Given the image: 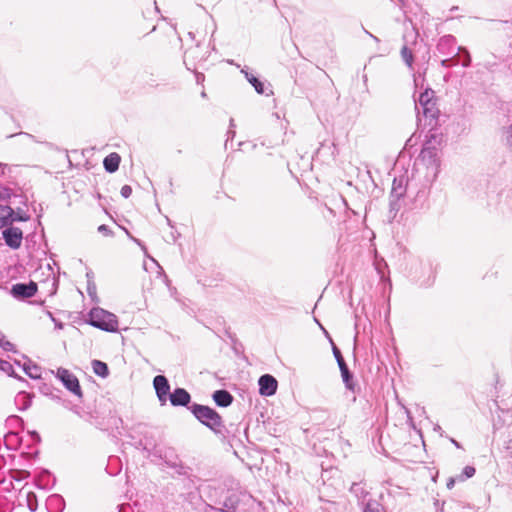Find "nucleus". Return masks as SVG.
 Listing matches in <instances>:
<instances>
[{
    "label": "nucleus",
    "instance_id": "f257e3e1",
    "mask_svg": "<svg viewBox=\"0 0 512 512\" xmlns=\"http://www.w3.org/2000/svg\"><path fill=\"white\" fill-rule=\"evenodd\" d=\"M418 111V119L421 121L420 114L428 120V125L432 130L438 122L440 110L436 104L435 92L432 89H426L421 92L415 105Z\"/></svg>",
    "mask_w": 512,
    "mask_h": 512
},
{
    "label": "nucleus",
    "instance_id": "f03ea898",
    "mask_svg": "<svg viewBox=\"0 0 512 512\" xmlns=\"http://www.w3.org/2000/svg\"><path fill=\"white\" fill-rule=\"evenodd\" d=\"M189 410L195 418L214 432H219L223 427L220 414L209 406L193 403Z\"/></svg>",
    "mask_w": 512,
    "mask_h": 512
},
{
    "label": "nucleus",
    "instance_id": "7ed1b4c3",
    "mask_svg": "<svg viewBox=\"0 0 512 512\" xmlns=\"http://www.w3.org/2000/svg\"><path fill=\"white\" fill-rule=\"evenodd\" d=\"M88 316V323L91 326L106 332L118 331V319L115 314L102 308H93Z\"/></svg>",
    "mask_w": 512,
    "mask_h": 512
},
{
    "label": "nucleus",
    "instance_id": "20e7f679",
    "mask_svg": "<svg viewBox=\"0 0 512 512\" xmlns=\"http://www.w3.org/2000/svg\"><path fill=\"white\" fill-rule=\"evenodd\" d=\"M61 383L77 397H82V390L78 378L65 368H59L56 374Z\"/></svg>",
    "mask_w": 512,
    "mask_h": 512
},
{
    "label": "nucleus",
    "instance_id": "39448f33",
    "mask_svg": "<svg viewBox=\"0 0 512 512\" xmlns=\"http://www.w3.org/2000/svg\"><path fill=\"white\" fill-rule=\"evenodd\" d=\"M38 286L34 281L28 283H16L12 285L10 294L18 300H25L33 297L37 292Z\"/></svg>",
    "mask_w": 512,
    "mask_h": 512
},
{
    "label": "nucleus",
    "instance_id": "423d86ee",
    "mask_svg": "<svg viewBox=\"0 0 512 512\" xmlns=\"http://www.w3.org/2000/svg\"><path fill=\"white\" fill-rule=\"evenodd\" d=\"M406 186L407 181L406 179L401 176L399 178H394L393 184H392V190L390 194V209L391 210H398L399 204L398 201L401 197L404 196L406 192Z\"/></svg>",
    "mask_w": 512,
    "mask_h": 512
},
{
    "label": "nucleus",
    "instance_id": "0eeeda50",
    "mask_svg": "<svg viewBox=\"0 0 512 512\" xmlns=\"http://www.w3.org/2000/svg\"><path fill=\"white\" fill-rule=\"evenodd\" d=\"M153 386L159 402L164 405L171 394L168 379L164 375H157L153 379Z\"/></svg>",
    "mask_w": 512,
    "mask_h": 512
},
{
    "label": "nucleus",
    "instance_id": "6e6552de",
    "mask_svg": "<svg viewBox=\"0 0 512 512\" xmlns=\"http://www.w3.org/2000/svg\"><path fill=\"white\" fill-rule=\"evenodd\" d=\"M3 238L7 246L12 249L20 248L23 239V232L20 228L10 226L3 230Z\"/></svg>",
    "mask_w": 512,
    "mask_h": 512
},
{
    "label": "nucleus",
    "instance_id": "1a4fd4ad",
    "mask_svg": "<svg viewBox=\"0 0 512 512\" xmlns=\"http://www.w3.org/2000/svg\"><path fill=\"white\" fill-rule=\"evenodd\" d=\"M259 393L262 396H272L276 393L278 382L276 378L270 374H264L258 379Z\"/></svg>",
    "mask_w": 512,
    "mask_h": 512
},
{
    "label": "nucleus",
    "instance_id": "9d476101",
    "mask_svg": "<svg viewBox=\"0 0 512 512\" xmlns=\"http://www.w3.org/2000/svg\"><path fill=\"white\" fill-rule=\"evenodd\" d=\"M462 47H456V39L452 35H445L440 38L437 44V50L442 55L459 54Z\"/></svg>",
    "mask_w": 512,
    "mask_h": 512
},
{
    "label": "nucleus",
    "instance_id": "9b49d317",
    "mask_svg": "<svg viewBox=\"0 0 512 512\" xmlns=\"http://www.w3.org/2000/svg\"><path fill=\"white\" fill-rule=\"evenodd\" d=\"M168 399L172 406H182V407H190L188 406L191 401V395L184 388H176L169 395Z\"/></svg>",
    "mask_w": 512,
    "mask_h": 512
},
{
    "label": "nucleus",
    "instance_id": "f8f14e48",
    "mask_svg": "<svg viewBox=\"0 0 512 512\" xmlns=\"http://www.w3.org/2000/svg\"><path fill=\"white\" fill-rule=\"evenodd\" d=\"M437 154V148L431 144V141H428L423 146L419 157L427 165H436L438 162Z\"/></svg>",
    "mask_w": 512,
    "mask_h": 512
},
{
    "label": "nucleus",
    "instance_id": "ddd939ff",
    "mask_svg": "<svg viewBox=\"0 0 512 512\" xmlns=\"http://www.w3.org/2000/svg\"><path fill=\"white\" fill-rule=\"evenodd\" d=\"M215 403L220 407H228L233 402V396L230 392L224 389L216 390L212 395Z\"/></svg>",
    "mask_w": 512,
    "mask_h": 512
},
{
    "label": "nucleus",
    "instance_id": "4468645a",
    "mask_svg": "<svg viewBox=\"0 0 512 512\" xmlns=\"http://www.w3.org/2000/svg\"><path fill=\"white\" fill-rule=\"evenodd\" d=\"M120 162V155L116 152H113L104 158L103 166L108 173H114L118 170Z\"/></svg>",
    "mask_w": 512,
    "mask_h": 512
},
{
    "label": "nucleus",
    "instance_id": "2eb2a0df",
    "mask_svg": "<svg viewBox=\"0 0 512 512\" xmlns=\"http://www.w3.org/2000/svg\"><path fill=\"white\" fill-rule=\"evenodd\" d=\"M14 210L10 206L0 205V228L13 223Z\"/></svg>",
    "mask_w": 512,
    "mask_h": 512
},
{
    "label": "nucleus",
    "instance_id": "dca6fc26",
    "mask_svg": "<svg viewBox=\"0 0 512 512\" xmlns=\"http://www.w3.org/2000/svg\"><path fill=\"white\" fill-rule=\"evenodd\" d=\"M241 72L245 75L247 81L254 87L255 91L258 94L265 93L264 84L257 77H255L253 74L249 73L247 70L244 69Z\"/></svg>",
    "mask_w": 512,
    "mask_h": 512
},
{
    "label": "nucleus",
    "instance_id": "f3484780",
    "mask_svg": "<svg viewBox=\"0 0 512 512\" xmlns=\"http://www.w3.org/2000/svg\"><path fill=\"white\" fill-rule=\"evenodd\" d=\"M20 410H27L32 404V396L27 392H19L15 398Z\"/></svg>",
    "mask_w": 512,
    "mask_h": 512
},
{
    "label": "nucleus",
    "instance_id": "a211bd4d",
    "mask_svg": "<svg viewBox=\"0 0 512 512\" xmlns=\"http://www.w3.org/2000/svg\"><path fill=\"white\" fill-rule=\"evenodd\" d=\"M91 365H92L93 372L97 376H99L101 378L108 377V375H109V368H108V365L105 362L100 361V360H93L91 362Z\"/></svg>",
    "mask_w": 512,
    "mask_h": 512
},
{
    "label": "nucleus",
    "instance_id": "6ab92c4d",
    "mask_svg": "<svg viewBox=\"0 0 512 512\" xmlns=\"http://www.w3.org/2000/svg\"><path fill=\"white\" fill-rule=\"evenodd\" d=\"M342 380L345 384V387L353 391L355 390V383L353 381V373L349 370L348 366L340 369Z\"/></svg>",
    "mask_w": 512,
    "mask_h": 512
},
{
    "label": "nucleus",
    "instance_id": "aec40b11",
    "mask_svg": "<svg viewBox=\"0 0 512 512\" xmlns=\"http://www.w3.org/2000/svg\"><path fill=\"white\" fill-rule=\"evenodd\" d=\"M350 492L355 495L358 500H365L369 492L361 485V483H353Z\"/></svg>",
    "mask_w": 512,
    "mask_h": 512
},
{
    "label": "nucleus",
    "instance_id": "412c9836",
    "mask_svg": "<svg viewBox=\"0 0 512 512\" xmlns=\"http://www.w3.org/2000/svg\"><path fill=\"white\" fill-rule=\"evenodd\" d=\"M237 500L233 497H228L225 499L221 507H217V509H221L227 512H236Z\"/></svg>",
    "mask_w": 512,
    "mask_h": 512
},
{
    "label": "nucleus",
    "instance_id": "4be33fe9",
    "mask_svg": "<svg viewBox=\"0 0 512 512\" xmlns=\"http://www.w3.org/2000/svg\"><path fill=\"white\" fill-rule=\"evenodd\" d=\"M330 342L332 344V351H333V355L337 361V364L339 366V369H342V368H345L347 367V364L341 354V351L339 350V348L333 343L332 339L330 338Z\"/></svg>",
    "mask_w": 512,
    "mask_h": 512
},
{
    "label": "nucleus",
    "instance_id": "5701e85b",
    "mask_svg": "<svg viewBox=\"0 0 512 512\" xmlns=\"http://www.w3.org/2000/svg\"><path fill=\"white\" fill-rule=\"evenodd\" d=\"M24 372L32 379H38L41 377L40 368L37 365H23Z\"/></svg>",
    "mask_w": 512,
    "mask_h": 512
},
{
    "label": "nucleus",
    "instance_id": "b1692460",
    "mask_svg": "<svg viewBox=\"0 0 512 512\" xmlns=\"http://www.w3.org/2000/svg\"><path fill=\"white\" fill-rule=\"evenodd\" d=\"M363 512H384L381 505L375 500H369L366 502L363 508Z\"/></svg>",
    "mask_w": 512,
    "mask_h": 512
},
{
    "label": "nucleus",
    "instance_id": "393cba45",
    "mask_svg": "<svg viewBox=\"0 0 512 512\" xmlns=\"http://www.w3.org/2000/svg\"><path fill=\"white\" fill-rule=\"evenodd\" d=\"M0 370L2 372L6 373L8 376H12V377L15 376L12 364L6 360L1 359Z\"/></svg>",
    "mask_w": 512,
    "mask_h": 512
},
{
    "label": "nucleus",
    "instance_id": "a878e982",
    "mask_svg": "<svg viewBox=\"0 0 512 512\" xmlns=\"http://www.w3.org/2000/svg\"><path fill=\"white\" fill-rule=\"evenodd\" d=\"M401 56L404 62L411 67L413 63V54L411 50L408 49V47L404 46L401 50Z\"/></svg>",
    "mask_w": 512,
    "mask_h": 512
},
{
    "label": "nucleus",
    "instance_id": "bb28decb",
    "mask_svg": "<svg viewBox=\"0 0 512 512\" xmlns=\"http://www.w3.org/2000/svg\"><path fill=\"white\" fill-rule=\"evenodd\" d=\"M458 63H459L458 54L455 53L450 58L443 59L441 61V66L445 67V68H450V67H452L454 65H457Z\"/></svg>",
    "mask_w": 512,
    "mask_h": 512
},
{
    "label": "nucleus",
    "instance_id": "cd10ccee",
    "mask_svg": "<svg viewBox=\"0 0 512 512\" xmlns=\"http://www.w3.org/2000/svg\"><path fill=\"white\" fill-rule=\"evenodd\" d=\"M505 143L512 150V124L504 127Z\"/></svg>",
    "mask_w": 512,
    "mask_h": 512
},
{
    "label": "nucleus",
    "instance_id": "c85d7f7f",
    "mask_svg": "<svg viewBox=\"0 0 512 512\" xmlns=\"http://www.w3.org/2000/svg\"><path fill=\"white\" fill-rule=\"evenodd\" d=\"M0 347L5 351H14V344L5 339V336L0 332Z\"/></svg>",
    "mask_w": 512,
    "mask_h": 512
},
{
    "label": "nucleus",
    "instance_id": "c756f323",
    "mask_svg": "<svg viewBox=\"0 0 512 512\" xmlns=\"http://www.w3.org/2000/svg\"><path fill=\"white\" fill-rule=\"evenodd\" d=\"M475 472L476 470L473 466H465L460 476V479L463 481L465 479L471 478L472 476H474Z\"/></svg>",
    "mask_w": 512,
    "mask_h": 512
},
{
    "label": "nucleus",
    "instance_id": "7c9ffc66",
    "mask_svg": "<svg viewBox=\"0 0 512 512\" xmlns=\"http://www.w3.org/2000/svg\"><path fill=\"white\" fill-rule=\"evenodd\" d=\"M167 221H168V224L170 225V227L172 228V231H171V233L169 235V238L167 239V242L171 241V242L174 243L180 237V233L177 232L176 230H174V226L171 224L170 219H167Z\"/></svg>",
    "mask_w": 512,
    "mask_h": 512
},
{
    "label": "nucleus",
    "instance_id": "2f4dec72",
    "mask_svg": "<svg viewBox=\"0 0 512 512\" xmlns=\"http://www.w3.org/2000/svg\"><path fill=\"white\" fill-rule=\"evenodd\" d=\"M121 196L124 198H129L132 194V188L129 185L122 186L120 190Z\"/></svg>",
    "mask_w": 512,
    "mask_h": 512
},
{
    "label": "nucleus",
    "instance_id": "473e14b6",
    "mask_svg": "<svg viewBox=\"0 0 512 512\" xmlns=\"http://www.w3.org/2000/svg\"><path fill=\"white\" fill-rule=\"evenodd\" d=\"M29 220V216L27 214H21V213H15L13 216V222L19 221V222H25Z\"/></svg>",
    "mask_w": 512,
    "mask_h": 512
},
{
    "label": "nucleus",
    "instance_id": "72a5a7b5",
    "mask_svg": "<svg viewBox=\"0 0 512 512\" xmlns=\"http://www.w3.org/2000/svg\"><path fill=\"white\" fill-rule=\"evenodd\" d=\"M460 51H463L465 53V57H464V60L462 62V66L463 67L470 66V64H471V57H470L469 52L465 48H463V47H462V49Z\"/></svg>",
    "mask_w": 512,
    "mask_h": 512
},
{
    "label": "nucleus",
    "instance_id": "f704fd0d",
    "mask_svg": "<svg viewBox=\"0 0 512 512\" xmlns=\"http://www.w3.org/2000/svg\"><path fill=\"white\" fill-rule=\"evenodd\" d=\"M98 231H99V232H101V233H104V234H106V235L111 234V231H110V229L108 228V226H106V225H104V224H103V225H100V226L98 227Z\"/></svg>",
    "mask_w": 512,
    "mask_h": 512
},
{
    "label": "nucleus",
    "instance_id": "c9c22d12",
    "mask_svg": "<svg viewBox=\"0 0 512 512\" xmlns=\"http://www.w3.org/2000/svg\"><path fill=\"white\" fill-rule=\"evenodd\" d=\"M126 233H127V235L129 236V238H130V239H132V240H133L135 243H137V244H138V245H139L143 250H145V246L142 244V242H141L139 239H137V238L133 237L132 235H130V233H129L128 231H126Z\"/></svg>",
    "mask_w": 512,
    "mask_h": 512
},
{
    "label": "nucleus",
    "instance_id": "e433bc0d",
    "mask_svg": "<svg viewBox=\"0 0 512 512\" xmlns=\"http://www.w3.org/2000/svg\"><path fill=\"white\" fill-rule=\"evenodd\" d=\"M17 438V434L14 433V432H10L8 433L6 436H5V441L8 442V441H13L14 439Z\"/></svg>",
    "mask_w": 512,
    "mask_h": 512
},
{
    "label": "nucleus",
    "instance_id": "4c0bfd02",
    "mask_svg": "<svg viewBox=\"0 0 512 512\" xmlns=\"http://www.w3.org/2000/svg\"><path fill=\"white\" fill-rule=\"evenodd\" d=\"M205 79L204 74L197 72L196 73V81L198 84H202Z\"/></svg>",
    "mask_w": 512,
    "mask_h": 512
},
{
    "label": "nucleus",
    "instance_id": "58836bf2",
    "mask_svg": "<svg viewBox=\"0 0 512 512\" xmlns=\"http://www.w3.org/2000/svg\"><path fill=\"white\" fill-rule=\"evenodd\" d=\"M49 316L52 319V321L55 322V326H56L57 329H62L63 328V323L56 321V319L53 317V315L50 312H49Z\"/></svg>",
    "mask_w": 512,
    "mask_h": 512
},
{
    "label": "nucleus",
    "instance_id": "ea45409f",
    "mask_svg": "<svg viewBox=\"0 0 512 512\" xmlns=\"http://www.w3.org/2000/svg\"><path fill=\"white\" fill-rule=\"evenodd\" d=\"M30 435H31V437L33 438L34 441L40 442V435L36 431H32L30 433Z\"/></svg>",
    "mask_w": 512,
    "mask_h": 512
},
{
    "label": "nucleus",
    "instance_id": "a19ab883",
    "mask_svg": "<svg viewBox=\"0 0 512 512\" xmlns=\"http://www.w3.org/2000/svg\"><path fill=\"white\" fill-rule=\"evenodd\" d=\"M228 139H233L235 137V131L233 129H229L227 132Z\"/></svg>",
    "mask_w": 512,
    "mask_h": 512
},
{
    "label": "nucleus",
    "instance_id": "79ce46f5",
    "mask_svg": "<svg viewBox=\"0 0 512 512\" xmlns=\"http://www.w3.org/2000/svg\"><path fill=\"white\" fill-rule=\"evenodd\" d=\"M455 484V479L454 478H450L447 482V488L451 489Z\"/></svg>",
    "mask_w": 512,
    "mask_h": 512
},
{
    "label": "nucleus",
    "instance_id": "37998d69",
    "mask_svg": "<svg viewBox=\"0 0 512 512\" xmlns=\"http://www.w3.org/2000/svg\"><path fill=\"white\" fill-rule=\"evenodd\" d=\"M507 450L509 451L511 457H512V439H510L507 443Z\"/></svg>",
    "mask_w": 512,
    "mask_h": 512
},
{
    "label": "nucleus",
    "instance_id": "c03bdc74",
    "mask_svg": "<svg viewBox=\"0 0 512 512\" xmlns=\"http://www.w3.org/2000/svg\"><path fill=\"white\" fill-rule=\"evenodd\" d=\"M143 447L145 450L150 451L154 447V445L151 443H145Z\"/></svg>",
    "mask_w": 512,
    "mask_h": 512
},
{
    "label": "nucleus",
    "instance_id": "a18cd8bd",
    "mask_svg": "<svg viewBox=\"0 0 512 512\" xmlns=\"http://www.w3.org/2000/svg\"><path fill=\"white\" fill-rule=\"evenodd\" d=\"M92 291L95 292V286L91 287L90 285L88 286V293L90 295H92Z\"/></svg>",
    "mask_w": 512,
    "mask_h": 512
},
{
    "label": "nucleus",
    "instance_id": "49530a36",
    "mask_svg": "<svg viewBox=\"0 0 512 512\" xmlns=\"http://www.w3.org/2000/svg\"><path fill=\"white\" fill-rule=\"evenodd\" d=\"M315 321L320 325L321 329L324 331V333L328 336V332L327 330H325V328L318 322L317 319H315Z\"/></svg>",
    "mask_w": 512,
    "mask_h": 512
},
{
    "label": "nucleus",
    "instance_id": "de8ad7c7",
    "mask_svg": "<svg viewBox=\"0 0 512 512\" xmlns=\"http://www.w3.org/2000/svg\"><path fill=\"white\" fill-rule=\"evenodd\" d=\"M325 208L331 215H334V211L331 208H329L328 206H325Z\"/></svg>",
    "mask_w": 512,
    "mask_h": 512
},
{
    "label": "nucleus",
    "instance_id": "09e8293b",
    "mask_svg": "<svg viewBox=\"0 0 512 512\" xmlns=\"http://www.w3.org/2000/svg\"><path fill=\"white\" fill-rule=\"evenodd\" d=\"M452 443H453L456 447H458V448L460 447L459 443H458L456 440L452 439Z\"/></svg>",
    "mask_w": 512,
    "mask_h": 512
},
{
    "label": "nucleus",
    "instance_id": "8fccbe9b",
    "mask_svg": "<svg viewBox=\"0 0 512 512\" xmlns=\"http://www.w3.org/2000/svg\"><path fill=\"white\" fill-rule=\"evenodd\" d=\"M232 127H234V120L233 119L230 120V129H232Z\"/></svg>",
    "mask_w": 512,
    "mask_h": 512
},
{
    "label": "nucleus",
    "instance_id": "3c124183",
    "mask_svg": "<svg viewBox=\"0 0 512 512\" xmlns=\"http://www.w3.org/2000/svg\"><path fill=\"white\" fill-rule=\"evenodd\" d=\"M10 419H11V420H14V421H19V418H18V417H16V416L11 417Z\"/></svg>",
    "mask_w": 512,
    "mask_h": 512
},
{
    "label": "nucleus",
    "instance_id": "603ef678",
    "mask_svg": "<svg viewBox=\"0 0 512 512\" xmlns=\"http://www.w3.org/2000/svg\"><path fill=\"white\" fill-rule=\"evenodd\" d=\"M374 40L378 41V38L373 36L372 34H369Z\"/></svg>",
    "mask_w": 512,
    "mask_h": 512
},
{
    "label": "nucleus",
    "instance_id": "864d4df0",
    "mask_svg": "<svg viewBox=\"0 0 512 512\" xmlns=\"http://www.w3.org/2000/svg\"><path fill=\"white\" fill-rule=\"evenodd\" d=\"M201 96H202V97H206V93L203 91V92L201 93Z\"/></svg>",
    "mask_w": 512,
    "mask_h": 512
}]
</instances>
